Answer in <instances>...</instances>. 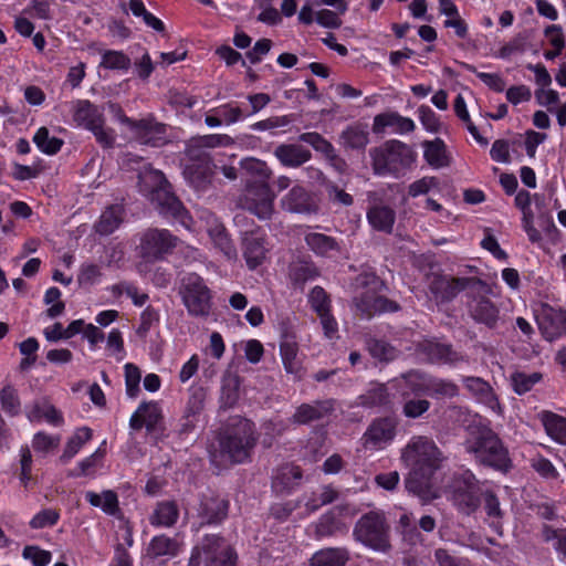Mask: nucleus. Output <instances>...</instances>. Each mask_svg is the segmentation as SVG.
<instances>
[{"label":"nucleus","mask_w":566,"mask_h":566,"mask_svg":"<svg viewBox=\"0 0 566 566\" xmlns=\"http://www.w3.org/2000/svg\"><path fill=\"white\" fill-rule=\"evenodd\" d=\"M472 279L469 277H452V279H443L436 282L438 287L443 289L442 298L449 300L454 297L459 292L465 290Z\"/></svg>","instance_id":"nucleus-49"},{"label":"nucleus","mask_w":566,"mask_h":566,"mask_svg":"<svg viewBox=\"0 0 566 566\" xmlns=\"http://www.w3.org/2000/svg\"><path fill=\"white\" fill-rule=\"evenodd\" d=\"M240 381L237 376H229L223 379L222 384V399L228 406H232L239 398Z\"/></svg>","instance_id":"nucleus-64"},{"label":"nucleus","mask_w":566,"mask_h":566,"mask_svg":"<svg viewBox=\"0 0 566 566\" xmlns=\"http://www.w3.org/2000/svg\"><path fill=\"white\" fill-rule=\"evenodd\" d=\"M22 557L31 560L33 566H48L51 563L52 554L39 546L28 545L22 551Z\"/></svg>","instance_id":"nucleus-56"},{"label":"nucleus","mask_w":566,"mask_h":566,"mask_svg":"<svg viewBox=\"0 0 566 566\" xmlns=\"http://www.w3.org/2000/svg\"><path fill=\"white\" fill-rule=\"evenodd\" d=\"M0 402L2 409L11 416L20 411V401L17 390L10 386L4 387L0 392Z\"/></svg>","instance_id":"nucleus-58"},{"label":"nucleus","mask_w":566,"mask_h":566,"mask_svg":"<svg viewBox=\"0 0 566 566\" xmlns=\"http://www.w3.org/2000/svg\"><path fill=\"white\" fill-rule=\"evenodd\" d=\"M355 307L357 313L363 317H371L375 314L384 312H396L399 310L397 303L389 301L382 296H377L373 291L368 290L356 296Z\"/></svg>","instance_id":"nucleus-16"},{"label":"nucleus","mask_w":566,"mask_h":566,"mask_svg":"<svg viewBox=\"0 0 566 566\" xmlns=\"http://www.w3.org/2000/svg\"><path fill=\"white\" fill-rule=\"evenodd\" d=\"M60 514L53 509H45L36 513L30 521L29 525L33 530H40L53 526L57 523Z\"/></svg>","instance_id":"nucleus-57"},{"label":"nucleus","mask_w":566,"mask_h":566,"mask_svg":"<svg viewBox=\"0 0 566 566\" xmlns=\"http://www.w3.org/2000/svg\"><path fill=\"white\" fill-rule=\"evenodd\" d=\"M180 545L175 538L166 535H158L151 538L147 553L151 558H171L178 555Z\"/></svg>","instance_id":"nucleus-32"},{"label":"nucleus","mask_w":566,"mask_h":566,"mask_svg":"<svg viewBox=\"0 0 566 566\" xmlns=\"http://www.w3.org/2000/svg\"><path fill=\"white\" fill-rule=\"evenodd\" d=\"M211 113L220 115L222 123L226 125H232L248 117L247 113L235 103L220 105L211 109Z\"/></svg>","instance_id":"nucleus-50"},{"label":"nucleus","mask_w":566,"mask_h":566,"mask_svg":"<svg viewBox=\"0 0 566 566\" xmlns=\"http://www.w3.org/2000/svg\"><path fill=\"white\" fill-rule=\"evenodd\" d=\"M196 139L197 145L205 147L206 149L228 147L234 144L233 138L227 134H209L199 136Z\"/></svg>","instance_id":"nucleus-59"},{"label":"nucleus","mask_w":566,"mask_h":566,"mask_svg":"<svg viewBox=\"0 0 566 566\" xmlns=\"http://www.w3.org/2000/svg\"><path fill=\"white\" fill-rule=\"evenodd\" d=\"M439 179L432 176H426L411 182L408 187L409 196L416 198L421 195H427L430 190L438 188Z\"/></svg>","instance_id":"nucleus-61"},{"label":"nucleus","mask_w":566,"mask_h":566,"mask_svg":"<svg viewBox=\"0 0 566 566\" xmlns=\"http://www.w3.org/2000/svg\"><path fill=\"white\" fill-rule=\"evenodd\" d=\"M370 227L379 232L391 233L396 221L395 210L386 205L376 203L367 210Z\"/></svg>","instance_id":"nucleus-23"},{"label":"nucleus","mask_w":566,"mask_h":566,"mask_svg":"<svg viewBox=\"0 0 566 566\" xmlns=\"http://www.w3.org/2000/svg\"><path fill=\"white\" fill-rule=\"evenodd\" d=\"M206 566H235V555L230 545L221 537L206 536L202 542Z\"/></svg>","instance_id":"nucleus-15"},{"label":"nucleus","mask_w":566,"mask_h":566,"mask_svg":"<svg viewBox=\"0 0 566 566\" xmlns=\"http://www.w3.org/2000/svg\"><path fill=\"white\" fill-rule=\"evenodd\" d=\"M264 237L259 232L245 233L243 237V256L250 270L256 269L266 258Z\"/></svg>","instance_id":"nucleus-21"},{"label":"nucleus","mask_w":566,"mask_h":566,"mask_svg":"<svg viewBox=\"0 0 566 566\" xmlns=\"http://www.w3.org/2000/svg\"><path fill=\"white\" fill-rule=\"evenodd\" d=\"M304 241L311 251L321 256H331L332 252L339 251L338 242L324 233L310 231L305 233Z\"/></svg>","instance_id":"nucleus-30"},{"label":"nucleus","mask_w":566,"mask_h":566,"mask_svg":"<svg viewBox=\"0 0 566 566\" xmlns=\"http://www.w3.org/2000/svg\"><path fill=\"white\" fill-rule=\"evenodd\" d=\"M85 499L92 506L101 509L105 514L115 515L119 511L117 494L112 490H105L102 493L87 491Z\"/></svg>","instance_id":"nucleus-36"},{"label":"nucleus","mask_w":566,"mask_h":566,"mask_svg":"<svg viewBox=\"0 0 566 566\" xmlns=\"http://www.w3.org/2000/svg\"><path fill=\"white\" fill-rule=\"evenodd\" d=\"M27 417L31 422H40L44 419L49 424L60 427L63 424L62 413L52 405L35 403L27 410Z\"/></svg>","instance_id":"nucleus-33"},{"label":"nucleus","mask_w":566,"mask_h":566,"mask_svg":"<svg viewBox=\"0 0 566 566\" xmlns=\"http://www.w3.org/2000/svg\"><path fill=\"white\" fill-rule=\"evenodd\" d=\"M125 369V385H126V394L130 398H136L140 388L139 382L142 379L140 370L134 364L127 363L124 367Z\"/></svg>","instance_id":"nucleus-54"},{"label":"nucleus","mask_w":566,"mask_h":566,"mask_svg":"<svg viewBox=\"0 0 566 566\" xmlns=\"http://www.w3.org/2000/svg\"><path fill=\"white\" fill-rule=\"evenodd\" d=\"M33 142L36 147L46 155L56 154L63 146V140L57 137L50 136L46 127H40L36 130L33 136Z\"/></svg>","instance_id":"nucleus-44"},{"label":"nucleus","mask_w":566,"mask_h":566,"mask_svg":"<svg viewBox=\"0 0 566 566\" xmlns=\"http://www.w3.org/2000/svg\"><path fill=\"white\" fill-rule=\"evenodd\" d=\"M208 232L214 245L219 248L229 260L237 258V250L221 224H214Z\"/></svg>","instance_id":"nucleus-43"},{"label":"nucleus","mask_w":566,"mask_h":566,"mask_svg":"<svg viewBox=\"0 0 566 566\" xmlns=\"http://www.w3.org/2000/svg\"><path fill=\"white\" fill-rule=\"evenodd\" d=\"M280 355L285 371L300 377L302 371V360L298 358L297 343L290 337L283 339L280 344Z\"/></svg>","instance_id":"nucleus-29"},{"label":"nucleus","mask_w":566,"mask_h":566,"mask_svg":"<svg viewBox=\"0 0 566 566\" xmlns=\"http://www.w3.org/2000/svg\"><path fill=\"white\" fill-rule=\"evenodd\" d=\"M308 302L318 316L331 312V300L321 286H315L311 291Z\"/></svg>","instance_id":"nucleus-52"},{"label":"nucleus","mask_w":566,"mask_h":566,"mask_svg":"<svg viewBox=\"0 0 566 566\" xmlns=\"http://www.w3.org/2000/svg\"><path fill=\"white\" fill-rule=\"evenodd\" d=\"M536 322L543 337L553 342L566 334V312L544 304L536 313Z\"/></svg>","instance_id":"nucleus-13"},{"label":"nucleus","mask_w":566,"mask_h":566,"mask_svg":"<svg viewBox=\"0 0 566 566\" xmlns=\"http://www.w3.org/2000/svg\"><path fill=\"white\" fill-rule=\"evenodd\" d=\"M423 148V157L431 167L442 168L449 165L446 144L442 139L424 142Z\"/></svg>","instance_id":"nucleus-38"},{"label":"nucleus","mask_w":566,"mask_h":566,"mask_svg":"<svg viewBox=\"0 0 566 566\" xmlns=\"http://www.w3.org/2000/svg\"><path fill=\"white\" fill-rule=\"evenodd\" d=\"M61 442L59 434H49L43 431H39L33 436L32 447L36 452L48 453L55 450Z\"/></svg>","instance_id":"nucleus-51"},{"label":"nucleus","mask_w":566,"mask_h":566,"mask_svg":"<svg viewBox=\"0 0 566 566\" xmlns=\"http://www.w3.org/2000/svg\"><path fill=\"white\" fill-rule=\"evenodd\" d=\"M464 448L478 463L485 467L501 472H507L512 467L507 449L499 436L488 427L472 429Z\"/></svg>","instance_id":"nucleus-3"},{"label":"nucleus","mask_w":566,"mask_h":566,"mask_svg":"<svg viewBox=\"0 0 566 566\" xmlns=\"http://www.w3.org/2000/svg\"><path fill=\"white\" fill-rule=\"evenodd\" d=\"M120 120L128 126L134 137L142 144L158 146L165 140V125L151 117L133 120L129 117L123 116Z\"/></svg>","instance_id":"nucleus-14"},{"label":"nucleus","mask_w":566,"mask_h":566,"mask_svg":"<svg viewBox=\"0 0 566 566\" xmlns=\"http://www.w3.org/2000/svg\"><path fill=\"white\" fill-rule=\"evenodd\" d=\"M184 176L196 190H203L211 180V165L188 164L185 167Z\"/></svg>","instance_id":"nucleus-37"},{"label":"nucleus","mask_w":566,"mask_h":566,"mask_svg":"<svg viewBox=\"0 0 566 566\" xmlns=\"http://www.w3.org/2000/svg\"><path fill=\"white\" fill-rule=\"evenodd\" d=\"M429 378L430 376L423 373L411 370L392 380L391 384L398 387L405 385L413 394H427Z\"/></svg>","instance_id":"nucleus-41"},{"label":"nucleus","mask_w":566,"mask_h":566,"mask_svg":"<svg viewBox=\"0 0 566 566\" xmlns=\"http://www.w3.org/2000/svg\"><path fill=\"white\" fill-rule=\"evenodd\" d=\"M124 209L119 205L108 207L95 223V230L102 235L113 233L122 223Z\"/></svg>","instance_id":"nucleus-34"},{"label":"nucleus","mask_w":566,"mask_h":566,"mask_svg":"<svg viewBox=\"0 0 566 566\" xmlns=\"http://www.w3.org/2000/svg\"><path fill=\"white\" fill-rule=\"evenodd\" d=\"M469 308L474 321L488 326L495 325L499 317V310L488 297L479 296L473 298L469 304Z\"/></svg>","instance_id":"nucleus-26"},{"label":"nucleus","mask_w":566,"mask_h":566,"mask_svg":"<svg viewBox=\"0 0 566 566\" xmlns=\"http://www.w3.org/2000/svg\"><path fill=\"white\" fill-rule=\"evenodd\" d=\"M240 206L260 219H268L273 212V195L266 182L249 185L242 197Z\"/></svg>","instance_id":"nucleus-11"},{"label":"nucleus","mask_w":566,"mask_h":566,"mask_svg":"<svg viewBox=\"0 0 566 566\" xmlns=\"http://www.w3.org/2000/svg\"><path fill=\"white\" fill-rule=\"evenodd\" d=\"M229 502L220 496H205L199 506V516L208 524L221 522L228 514Z\"/></svg>","instance_id":"nucleus-25"},{"label":"nucleus","mask_w":566,"mask_h":566,"mask_svg":"<svg viewBox=\"0 0 566 566\" xmlns=\"http://www.w3.org/2000/svg\"><path fill=\"white\" fill-rule=\"evenodd\" d=\"M73 119L78 126L91 130L96 139L104 146L114 143V135L104 128V117L98 107L86 99L73 103Z\"/></svg>","instance_id":"nucleus-7"},{"label":"nucleus","mask_w":566,"mask_h":566,"mask_svg":"<svg viewBox=\"0 0 566 566\" xmlns=\"http://www.w3.org/2000/svg\"><path fill=\"white\" fill-rule=\"evenodd\" d=\"M400 460L410 469L406 489L422 499L436 497L431 490V476L440 468L442 452L434 441L426 436H413L401 449Z\"/></svg>","instance_id":"nucleus-1"},{"label":"nucleus","mask_w":566,"mask_h":566,"mask_svg":"<svg viewBox=\"0 0 566 566\" xmlns=\"http://www.w3.org/2000/svg\"><path fill=\"white\" fill-rule=\"evenodd\" d=\"M274 155L283 166L291 168L302 166L312 157L307 148L297 144H282L275 148Z\"/></svg>","instance_id":"nucleus-24"},{"label":"nucleus","mask_w":566,"mask_h":566,"mask_svg":"<svg viewBox=\"0 0 566 566\" xmlns=\"http://www.w3.org/2000/svg\"><path fill=\"white\" fill-rule=\"evenodd\" d=\"M334 410L332 400L315 401L313 403H303L297 407L292 416V422L297 424H306L311 421L319 420L327 417Z\"/></svg>","instance_id":"nucleus-22"},{"label":"nucleus","mask_w":566,"mask_h":566,"mask_svg":"<svg viewBox=\"0 0 566 566\" xmlns=\"http://www.w3.org/2000/svg\"><path fill=\"white\" fill-rule=\"evenodd\" d=\"M367 347L370 355L379 361H391L398 356V350L385 340L370 339Z\"/></svg>","instance_id":"nucleus-48"},{"label":"nucleus","mask_w":566,"mask_h":566,"mask_svg":"<svg viewBox=\"0 0 566 566\" xmlns=\"http://www.w3.org/2000/svg\"><path fill=\"white\" fill-rule=\"evenodd\" d=\"M93 432L87 427L77 428L65 443L63 453L60 457L62 463L72 460L80 450L92 439Z\"/></svg>","instance_id":"nucleus-31"},{"label":"nucleus","mask_w":566,"mask_h":566,"mask_svg":"<svg viewBox=\"0 0 566 566\" xmlns=\"http://www.w3.org/2000/svg\"><path fill=\"white\" fill-rule=\"evenodd\" d=\"M420 353L430 361L441 365H455L463 357L450 345L426 339L419 344Z\"/></svg>","instance_id":"nucleus-20"},{"label":"nucleus","mask_w":566,"mask_h":566,"mask_svg":"<svg viewBox=\"0 0 566 566\" xmlns=\"http://www.w3.org/2000/svg\"><path fill=\"white\" fill-rule=\"evenodd\" d=\"M348 560V552L345 548H325L316 552L311 560V566H345Z\"/></svg>","instance_id":"nucleus-39"},{"label":"nucleus","mask_w":566,"mask_h":566,"mask_svg":"<svg viewBox=\"0 0 566 566\" xmlns=\"http://www.w3.org/2000/svg\"><path fill=\"white\" fill-rule=\"evenodd\" d=\"M375 174L397 176L412 161L410 148L399 140H391L385 146L370 150Z\"/></svg>","instance_id":"nucleus-5"},{"label":"nucleus","mask_w":566,"mask_h":566,"mask_svg":"<svg viewBox=\"0 0 566 566\" xmlns=\"http://www.w3.org/2000/svg\"><path fill=\"white\" fill-rule=\"evenodd\" d=\"M531 465L544 479L555 480L559 475L554 464L542 455L533 458Z\"/></svg>","instance_id":"nucleus-62"},{"label":"nucleus","mask_w":566,"mask_h":566,"mask_svg":"<svg viewBox=\"0 0 566 566\" xmlns=\"http://www.w3.org/2000/svg\"><path fill=\"white\" fill-rule=\"evenodd\" d=\"M542 380L539 373L516 371L511 376V382L517 395H524L530 391L537 382Z\"/></svg>","instance_id":"nucleus-46"},{"label":"nucleus","mask_w":566,"mask_h":566,"mask_svg":"<svg viewBox=\"0 0 566 566\" xmlns=\"http://www.w3.org/2000/svg\"><path fill=\"white\" fill-rule=\"evenodd\" d=\"M342 145L346 148H365L369 142L366 127L353 125L347 127L340 135Z\"/></svg>","instance_id":"nucleus-42"},{"label":"nucleus","mask_w":566,"mask_h":566,"mask_svg":"<svg viewBox=\"0 0 566 566\" xmlns=\"http://www.w3.org/2000/svg\"><path fill=\"white\" fill-rule=\"evenodd\" d=\"M138 179L140 191L158 205L161 213L168 216L181 213L182 205L170 191V185L161 171L145 167L139 172Z\"/></svg>","instance_id":"nucleus-4"},{"label":"nucleus","mask_w":566,"mask_h":566,"mask_svg":"<svg viewBox=\"0 0 566 566\" xmlns=\"http://www.w3.org/2000/svg\"><path fill=\"white\" fill-rule=\"evenodd\" d=\"M464 387L470 391L479 402L483 403L496 415H502V407L499 399L488 381L480 377H464Z\"/></svg>","instance_id":"nucleus-19"},{"label":"nucleus","mask_w":566,"mask_h":566,"mask_svg":"<svg viewBox=\"0 0 566 566\" xmlns=\"http://www.w3.org/2000/svg\"><path fill=\"white\" fill-rule=\"evenodd\" d=\"M88 48L101 55V62L98 65L101 69L112 71H127L132 65L130 57L123 51L104 50L97 44H91Z\"/></svg>","instance_id":"nucleus-28"},{"label":"nucleus","mask_w":566,"mask_h":566,"mask_svg":"<svg viewBox=\"0 0 566 566\" xmlns=\"http://www.w3.org/2000/svg\"><path fill=\"white\" fill-rule=\"evenodd\" d=\"M254 426L248 419H238L219 439V452L211 453L218 465L242 463L255 446Z\"/></svg>","instance_id":"nucleus-2"},{"label":"nucleus","mask_w":566,"mask_h":566,"mask_svg":"<svg viewBox=\"0 0 566 566\" xmlns=\"http://www.w3.org/2000/svg\"><path fill=\"white\" fill-rule=\"evenodd\" d=\"M181 294L184 304L191 315H208L210 311V291L199 275L190 273L182 279Z\"/></svg>","instance_id":"nucleus-8"},{"label":"nucleus","mask_w":566,"mask_h":566,"mask_svg":"<svg viewBox=\"0 0 566 566\" xmlns=\"http://www.w3.org/2000/svg\"><path fill=\"white\" fill-rule=\"evenodd\" d=\"M542 421L546 433L556 442L566 444V418L553 412H543Z\"/></svg>","instance_id":"nucleus-40"},{"label":"nucleus","mask_w":566,"mask_h":566,"mask_svg":"<svg viewBox=\"0 0 566 566\" xmlns=\"http://www.w3.org/2000/svg\"><path fill=\"white\" fill-rule=\"evenodd\" d=\"M397 427V419L391 417L373 420L361 438L364 448L373 451L384 450L395 440Z\"/></svg>","instance_id":"nucleus-10"},{"label":"nucleus","mask_w":566,"mask_h":566,"mask_svg":"<svg viewBox=\"0 0 566 566\" xmlns=\"http://www.w3.org/2000/svg\"><path fill=\"white\" fill-rule=\"evenodd\" d=\"M459 392L458 386L446 379L430 377L427 394L437 398H452Z\"/></svg>","instance_id":"nucleus-45"},{"label":"nucleus","mask_w":566,"mask_h":566,"mask_svg":"<svg viewBox=\"0 0 566 566\" xmlns=\"http://www.w3.org/2000/svg\"><path fill=\"white\" fill-rule=\"evenodd\" d=\"M388 128L392 134L403 135L413 132L416 125L411 118L392 111L374 117L373 132L375 134H384Z\"/></svg>","instance_id":"nucleus-17"},{"label":"nucleus","mask_w":566,"mask_h":566,"mask_svg":"<svg viewBox=\"0 0 566 566\" xmlns=\"http://www.w3.org/2000/svg\"><path fill=\"white\" fill-rule=\"evenodd\" d=\"M430 406L427 399H409L402 406V413L407 418L416 419L426 413Z\"/></svg>","instance_id":"nucleus-63"},{"label":"nucleus","mask_w":566,"mask_h":566,"mask_svg":"<svg viewBox=\"0 0 566 566\" xmlns=\"http://www.w3.org/2000/svg\"><path fill=\"white\" fill-rule=\"evenodd\" d=\"M242 168L250 175L259 178L258 182H266L271 177V169L268 165L256 158H247L241 161Z\"/></svg>","instance_id":"nucleus-53"},{"label":"nucleus","mask_w":566,"mask_h":566,"mask_svg":"<svg viewBox=\"0 0 566 566\" xmlns=\"http://www.w3.org/2000/svg\"><path fill=\"white\" fill-rule=\"evenodd\" d=\"M285 210L296 213H307L315 210V206L307 191L300 187H293L282 199Z\"/></svg>","instance_id":"nucleus-27"},{"label":"nucleus","mask_w":566,"mask_h":566,"mask_svg":"<svg viewBox=\"0 0 566 566\" xmlns=\"http://www.w3.org/2000/svg\"><path fill=\"white\" fill-rule=\"evenodd\" d=\"M298 139L311 145L315 150L332 157L334 155V147L329 142L323 138L318 133H304L300 135Z\"/></svg>","instance_id":"nucleus-55"},{"label":"nucleus","mask_w":566,"mask_h":566,"mask_svg":"<svg viewBox=\"0 0 566 566\" xmlns=\"http://www.w3.org/2000/svg\"><path fill=\"white\" fill-rule=\"evenodd\" d=\"M355 538L371 549L386 552L389 545L385 517L376 512L361 516L354 528Z\"/></svg>","instance_id":"nucleus-6"},{"label":"nucleus","mask_w":566,"mask_h":566,"mask_svg":"<svg viewBox=\"0 0 566 566\" xmlns=\"http://www.w3.org/2000/svg\"><path fill=\"white\" fill-rule=\"evenodd\" d=\"M163 420V409L158 401L142 402L130 416L129 427L133 430H140L143 427L148 432L155 430Z\"/></svg>","instance_id":"nucleus-18"},{"label":"nucleus","mask_w":566,"mask_h":566,"mask_svg":"<svg viewBox=\"0 0 566 566\" xmlns=\"http://www.w3.org/2000/svg\"><path fill=\"white\" fill-rule=\"evenodd\" d=\"M359 399L361 400V405L368 407L386 406L390 402L388 389L382 384L373 385Z\"/></svg>","instance_id":"nucleus-47"},{"label":"nucleus","mask_w":566,"mask_h":566,"mask_svg":"<svg viewBox=\"0 0 566 566\" xmlns=\"http://www.w3.org/2000/svg\"><path fill=\"white\" fill-rule=\"evenodd\" d=\"M178 516L179 512L175 502L165 501L157 504L149 522L153 526L170 527L177 522Z\"/></svg>","instance_id":"nucleus-35"},{"label":"nucleus","mask_w":566,"mask_h":566,"mask_svg":"<svg viewBox=\"0 0 566 566\" xmlns=\"http://www.w3.org/2000/svg\"><path fill=\"white\" fill-rule=\"evenodd\" d=\"M418 116L423 128L429 133H438L441 129V122L437 114L426 105L418 108Z\"/></svg>","instance_id":"nucleus-60"},{"label":"nucleus","mask_w":566,"mask_h":566,"mask_svg":"<svg viewBox=\"0 0 566 566\" xmlns=\"http://www.w3.org/2000/svg\"><path fill=\"white\" fill-rule=\"evenodd\" d=\"M481 495L479 482L471 472L454 480L452 502L460 512L467 515L475 512L480 506Z\"/></svg>","instance_id":"nucleus-9"},{"label":"nucleus","mask_w":566,"mask_h":566,"mask_svg":"<svg viewBox=\"0 0 566 566\" xmlns=\"http://www.w3.org/2000/svg\"><path fill=\"white\" fill-rule=\"evenodd\" d=\"M178 243V239L166 229H149L140 239L142 255L148 260L163 259L170 253Z\"/></svg>","instance_id":"nucleus-12"}]
</instances>
